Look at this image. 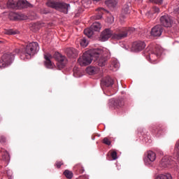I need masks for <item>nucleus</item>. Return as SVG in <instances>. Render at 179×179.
Here are the masks:
<instances>
[{
    "label": "nucleus",
    "mask_w": 179,
    "mask_h": 179,
    "mask_svg": "<svg viewBox=\"0 0 179 179\" xmlns=\"http://www.w3.org/2000/svg\"><path fill=\"white\" fill-rule=\"evenodd\" d=\"M108 154L113 160H116L117 159V153L115 150L109 151Z\"/></svg>",
    "instance_id": "26"
},
{
    "label": "nucleus",
    "mask_w": 179,
    "mask_h": 179,
    "mask_svg": "<svg viewBox=\"0 0 179 179\" xmlns=\"http://www.w3.org/2000/svg\"><path fill=\"white\" fill-rule=\"evenodd\" d=\"M44 57L45 59V65L48 69H52L53 67L52 63L50 61L52 56L50 54L45 55Z\"/></svg>",
    "instance_id": "18"
},
{
    "label": "nucleus",
    "mask_w": 179,
    "mask_h": 179,
    "mask_svg": "<svg viewBox=\"0 0 179 179\" xmlns=\"http://www.w3.org/2000/svg\"><path fill=\"white\" fill-rule=\"evenodd\" d=\"M149 50H150V47H149L148 49H146L147 51H148Z\"/></svg>",
    "instance_id": "40"
},
{
    "label": "nucleus",
    "mask_w": 179,
    "mask_h": 179,
    "mask_svg": "<svg viewBox=\"0 0 179 179\" xmlns=\"http://www.w3.org/2000/svg\"><path fill=\"white\" fill-rule=\"evenodd\" d=\"M175 152H176V157L179 160V139L177 141L175 145Z\"/></svg>",
    "instance_id": "30"
},
{
    "label": "nucleus",
    "mask_w": 179,
    "mask_h": 179,
    "mask_svg": "<svg viewBox=\"0 0 179 179\" xmlns=\"http://www.w3.org/2000/svg\"><path fill=\"white\" fill-rule=\"evenodd\" d=\"M39 50L38 44L36 42L30 43L27 45L26 47L22 49L16 48L15 50V53L22 52L27 59L34 55Z\"/></svg>",
    "instance_id": "3"
},
{
    "label": "nucleus",
    "mask_w": 179,
    "mask_h": 179,
    "mask_svg": "<svg viewBox=\"0 0 179 179\" xmlns=\"http://www.w3.org/2000/svg\"><path fill=\"white\" fill-rule=\"evenodd\" d=\"M155 179H173L171 173H161L155 177Z\"/></svg>",
    "instance_id": "20"
},
{
    "label": "nucleus",
    "mask_w": 179,
    "mask_h": 179,
    "mask_svg": "<svg viewBox=\"0 0 179 179\" xmlns=\"http://www.w3.org/2000/svg\"><path fill=\"white\" fill-rule=\"evenodd\" d=\"M73 71H74V76H75V77L78 78L77 73H78V71L77 70V68L75 67Z\"/></svg>",
    "instance_id": "35"
},
{
    "label": "nucleus",
    "mask_w": 179,
    "mask_h": 179,
    "mask_svg": "<svg viewBox=\"0 0 179 179\" xmlns=\"http://www.w3.org/2000/svg\"><path fill=\"white\" fill-rule=\"evenodd\" d=\"M94 31L92 29V27L88 29H84V34L87 36L88 38H90L94 34Z\"/></svg>",
    "instance_id": "23"
},
{
    "label": "nucleus",
    "mask_w": 179,
    "mask_h": 179,
    "mask_svg": "<svg viewBox=\"0 0 179 179\" xmlns=\"http://www.w3.org/2000/svg\"><path fill=\"white\" fill-rule=\"evenodd\" d=\"M164 28L162 25H156L152 28L150 31V36L153 37H159L162 34Z\"/></svg>",
    "instance_id": "13"
},
{
    "label": "nucleus",
    "mask_w": 179,
    "mask_h": 179,
    "mask_svg": "<svg viewBox=\"0 0 179 179\" xmlns=\"http://www.w3.org/2000/svg\"><path fill=\"white\" fill-rule=\"evenodd\" d=\"M92 140H94V138L92 137Z\"/></svg>",
    "instance_id": "42"
},
{
    "label": "nucleus",
    "mask_w": 179,
    "mask_h": 179,
    "mask_svg": "<svg viewBox=\"0 0 179 179\" xmlns=\"http://www.w3.org/2000/svg\"><path fill=\"white\" fill-rule=\"evenodd\" d=\"M0 141L2 143H5V138L3 136H0Z\"/></svg>",
    "instance_id": "36"
},
{
    "label": "nucleus",
    "mask_w": 179,
    "mask_h": 179,
    "mask_svg": "<svg viewBox=\"0 0 179 179\" xmlns=\"http://www.w3.org/2000/svg\"><path fill=\"white\" fill-rule=\"evenodd\" d=\"M150 1L159 5H161L163 3V0H150Z\"/></svg>",
    "instance_id": "33"
},
{
    "label": "nucleus",
    "mask_w": 179,
    "mask_h": 179,
    "mask_svg": "<svg viewBox=\"0 0 179 179\" xmlns=\"http://www.w3.org/2000/svg\"><path fill=\"white\" fill-rule=\"evenodd\" d=\"M152 132L157 136H161L164 132V128L160 126L152 127Z\"/></svg>",
    "instance_id": "17"
},
{
    "label": "nucleus",
    "mask_w": 179,
    "mask_h": 179,
    "mask_svg": "<svg viewBox=\"0 0 179 179\" xmlns=\"http://www.w3.org/2000/svg\"><path fill=\"white\" fill-rule=\"evenodd\" d=\"M87 72L90 73V75H94L96 71V68L95 67H88L87 68Z\"/></svg>",
    "instance_id": "28"
},
{
    "label": "nucleus",
    "mask_w": 179,
    "mask_h": 179,
    "mask_svg": "<svg viewBox=\"0 0 179 179\" xmlns=\"http://www.w3.org/2000/svg\"><path fill=\"white\" fill-rule=\"evenodd\" d=\"M131 3L125 4L122 8V13L124 14H129L131 13L130 10Z\"/></svg>",
    "instance_id": "24"
},
{
    "label": "nucleus",
    "mask_w": 179,
    "mask_h": 179,
    "mask_svg": "<svg viewBox=\"0 0 179 179\" xmlns=\"http://www.w3.org/2000/svg\"><path fill=\"white\" fill-rule=\"evenodd\" d=\"M48 13H49V11L46 10L45 9L41 10L42 14H48Z\"/></svg>",
    "instance_id": "37"
},
{
    "label": "nucleus",
    "mask_w": 179,
    "mask_h": 179,
    "mask_svg": "<svg viewBox=\"0 0 179 179\" xmlns=\"http://www.w3.org/2000/svg\"><path fill=\"white\" fill-rule=\"evenodd\" d=\"M101 28V25L99 22H95L92 24V26H91V29L94 30V31H99Z\"/></svg>",
    "instance_id": "22"
},
{
    "label": "nucleus",
    "mask_w": 179,
    "mask_h": 179,
    "mask_svg": "<svg viewBox=\"0 0 179 179\" xmlns=\"http://www.w3.org/2000/svg\"><path fill=\"white\" fill-rule=\"evenodd\" d=\"M92 60L96 61V64L101 67L107 64V58L103 56V50L99 48L85 52L78 59V63L80 66H87L92 63Z\"/></svg>",
    "instance_id": "1"
},
{
    "label": "nucleus",
    "mask_w": 179,
    "mask_h": 179,
    "mask_svg": "<svg viewBox=\"0 0 179 179\" xmlns=\"http://www.w3.org/2000/svg\"><path fill=\"white\" fill-rule=\"evenodd\" d=\"M161 26L166 28H170L173 27V19L172 17L169 16L168 14H164L160 17L159 19Z\"/></svg>",
    "instance_id": "7"
},
{
    "label": "nucleus",
    "mask_w": 179,
    "mask_h": 179,
    "mask_svg": "<svg viewBox=\"0 0 179 179\" xmlns=\"http://www.w3.org/2000/svg\"><path fill=\"white\" fill-rule=\"evenodd\" d=\"M73 169L78 174H82L85 171V169L80 163L76 164L74 166Z\"/></svg>",
    "instance_id": "19"
},
{
    "label": "nucleus",
    "mask_w": 179,
    "mask_h": 179,
    "mask_svg": "<svg viewBox=\"0 0 179 179\" xmlns=\"http://www.w3.org/2000/svg\"><path fill=\"white\" fill-rule=\"evenodd\" d=\"M145 165H150L156 160V153L152 150L147 152L146 155L143 158Z\"/></svg>",
    "instance_id": "11"
},
{
    "label": "nucleus",
    "mask_w": 179,
    "mask_h": 179,
    "mask_svg": "<svg viewBox=\"0 0 179 179\" xmlns=\"http://www.w3.org/2000/svg\"><path fill=\"white\" fill-rule=\"evenodd\" d=\"M101 0H94V1H100Z\"/></svg>",
    "instance_id": "41"
},
{
    "label": "nucleus",
    "mask_w": 179,
    "mask_h": 179,
    "mask_svg": "<svg viewBox=\"0 0 179 179\" xmlns=\"http://www.w3.org/2000/svg\"><path fill=\"white\" fill-rule=\"evenodd\" d=\"M55 58H56V60L57 61V68L59 70L64 68L67 63L66 57L65 56L62 55L59 53H57L55 55Z\"/></svg>",
    "instance_id": "10"
},
{
    "label": "nucleus",
    "mask_w": 179,
    "mask_h": 179,
    "mask_svg": "<svg viewBox=\"0 0 179 179\" xmlns=\"http://www.w3.org/2000/svg\"><path fill=\"white\" fill-rule=\"evenodd\" d=\"M146 46V44L144 41H135L134 43H132L131 45V51L134 52H140L145 49Z\"/></svg>",
    "instance_id": "12"
},
{
    "label": "nucleus",
    "mask_w": 179,
    "mask_h": 179,
    "mask_svg": "<svg viewBox=\"0 0 179 179\" xmlns=\"http://www.w3.org/2000/svg\"><path fill=\"white\" fill-rule=\"evenodd\" d=\"M113 66L115 67V68H117L119 64L118 63H115L114 64H113Z\"/></svg>",
    "instance_id": "38"
},
{
    "label": "nucleus",
    "mask_w": 179,
    "mask_h": 179,
    "mask_svg": "<svg viewBox=\"0 0 179 179\" xmlns=\"http://www.w3.org/2000/svg\"><path fill=\"white\" fill-rule=\"evenodd\" d=\"M62 165H63V163L62 162L59 161L56 162V166L58 169H59L62 166Z\"/></svg>",
    "instance_id": "34"
},
{
    "label": "nucleus",
    "mask_w": 179,
    "mask_h": 179,
    "mask_svg": "<svg viewBox=\"0 0 179 179\" xmlns=\"http://www.w3.org/2000/svg\"><path fill=\"white\" fill-rule=\"evenodd\" d=\"M160 13V9L156 6H153L150 11L146 13V16L150 17V15H152L155 13Z\"/></svg>",
    "instance_id": "21"
},
{
    "label": "nucleus",
    "mask_w": 179,
    "mask_h": 179,
    "mask_svg": "<svg viewBox=\"0 0 179 179\" xmlns=\"http://www.w3.org/2000/svg\"><path fill=\"white\" fill-rule=\"evenodd\" d=\"M4 34H7V35H15V34H19L20 32L17 30H14V29H6L4 31Z\"/></svg>",
    "instance_id": "25"
},
{
    "label": "nucleus",
    "mask_w": 179,
    "mask_h": 179,
    "mask_svg": "<svg viewBox=\"0 0 179 179\" xmlns=\"http://www.w3.org/2000/svg\"><path fill=\"white\" fill-rule=\"evenodd\" d=\"M103 143L106 145H110L111 142L107 137H105L103 139Z\"/></svg>",
    "instance_id": "32"
},
{
    "label": "nucleus",
    "mask_w": 179,
    "mask_h": 179,
    "mask_svg": "<svg viewBox=\"0 0 179 179\" xmlns=\"http://www.w3.org/2000/svg\"><path fill=\"white\" fill-rule=\"evenodd\" d=\"M173 164H174V160L169 155L164 156L159 162V166L164 169L169 168Z\"/></svg>",
    "instance_id": "8"
},
{
    "label": "nucleus",
    "mask_w": 179,
    "mask_h": 179,
    "mask_svg": "<svg viewBox=\"0 0 179 179\" xmlns=\"http://www.w3.org/2000/svg\"><path fill=\"white\" fill-rule=\"evenodd\" d=\"M135 28L133 27H122L118 28L116 29L115 33L113 34V31L110 29H106L101 34V37L99 40L102 42L106 41L112 36V38L114 40H121L128 36V35L131 34L135 31Z\"/></svg>",
    "instance_id": "2"
},
{
    "label": "nucleus",
    "mask_w": 179,
    "mask_h": 179,
    "mask_svg": "<svg viewBox=\"0 0 179 179\" xmlns=\"http://www.w3.org/2000/svg\"><path fill=\"white\" fill-rule=\"evenodd\" d=\"M162 52L163 49L162 47L159 45H155L154 48H151L148 55H147V58H149L151 62H155L161 57Z\"/></svg>",
    "instance_id": "4"
},
{
    "label": "nucleus",
    "mask_w": 179,
    "mask_h": 179,
    "mask_svg": "<svg viewBox=\"0 0 179 179\" xmlns=\"http://www.w3.org/2000/svg\"><path fill=\"white\" fill-rule=\"evenodd\" d=\"M46 5L52 8H55L57 10L64 13L65 14L68 13L69 4H66L65 3L57 2L55 1H48Z\"/></svg>",
    "instance_id": "5"
},
{
    "label": "nucleus",
    "mask_w": 179,
    "mask_h": 179,
    "mask_svg": "<svg viewBox=\"0 0 179 179\" xmlns=\"http://www.w3.org/2000/svg\"><path fill=\"white\" fill-rule=\"evenodd\" d=\"M98 15H96V20H100L102 18V15L103 14L104 9L103 8H98Z\"/></svg>",
    "instance_id": "29"
},
{
    "label": "nucleus",
    "mask_w": 179,
    "mask_h": 179,
    "mask_svg": "<svg viewBox=\"0 0 179 179\" xmlns=\"http://www.w3.org/2000/svg\"><path fill=\"white\" fill-rule=\"evenodd\" d=\"M113 80L109 76H107L101 80V86L102 87H110V86H113Z\"/></svg>",
    "instance_id": "15"
},
{
    "label": "nucleus",
    "mask_w": 179,
    "mask_h": 179,
    "mask_svg": "<svg viewBox=\"0 0 179 179\" xmlns=\"http://www.w3.org/2000/svg\"><path fill=\"white\" fill-rule=\"evenodd\" d=\"M29 3L26 1H19L17 3L14 1H8L7 2V7L8 8H15L16 7H29Z\"/></svg>",
    "instance_id": "9"
},
{
    "label": "nucleus",
    "mask_w": 179,
    "mask_h": 179,
    "mask_svg": "<svg viewBox=\"0 0 179 179\" xmlns=\"http://www.w3.org/2000/svg\"><path fill=\"white\" fill-rule=\"evenodd\" d=\"M64 175L68 178V179H71L73 176V172H71V171H68V169H66V171H65L64 172Z\"/></svg>",
    "instance_id": "27"
},
{
    "label": "nucleus",
    "mask_w": 179,
    "mask_h": 179,
    "mask_svg": "<svg viewBox=\"0 0 179 179\" xmlns=\"http://www.w3.org/2000/svg\"><path fill=\"white\" fill-rule=\"evenodd\" d=\"M13 59H14L13 54L10 52L4 54L0 58V69L8 67V66H9L12 63Z\"/></svg>",
    "instance_id": "6"
},
{
    "label": "nucleus",
    "mask_w": 179,
    "mask_h": 179,
    "mask_svg": "<svg viewBox=\"0 0 179 179\" xmlns=\"http://www.w3.org/2000/svg\"><path fill=\"white\" fill-rule=\"evenodd\" d=\"M112 105L115 108H120L124 106V102L123 99H110L109 106H111Z\"/></svg>",
    "instance_id": "14"
},
{
    "label": "nucleus",
    "mask_w": 179,
    "mask_h": 179,
    "mask_svg": "<svg viewBox=\"0 0 179 179\" xmlns=\"http://www.w3.org/2000/svg\"><path fill=\"white\" fill-rule=\"evenodd\" d=\"M66 52L69 57H76L78 55V51L73 48H67Z\"/></svg>",
    "instance_id": "16"
},
{
    "label": "nucleus",
    "mask_w": 179,
    "mask_h": 179,
    "mask_svg": "<svg viewBox=\"0 0 179 179\" xmlns=\"http://www.w3.org/2000/svg\"><path fill=\"white\" fill-rule=\"evenodd\" d=\"M80 45L83 47H87L88 45V41L86 40V38H83V39H81V41H80Z\"/></svg>",
    "instance_id": "31"
},
{
    "label": "nucleus",
    "mask_w": 179,
    "mask_h": 179,
    "mask_svg": "<svg viewBox=\"0 0 179 179\" xmlns=\"http://www.w3.org/2000/svg\"><path fill=\"white\" fill-rule=\"evenodd\" d=\"M178 13H179V8H178Z\"/></svg>",
    "instance_id": "43"
},
{
    "label": "nucleus",
    "mask_w": 179,
    "mask_h": 179,
    "mask_svg": "<svg viewBox=\"0 0 179 179\" xmlns=\"http://www.w3.org/2000/svg\"><path fill=\"white\" fill-rule=\"evenodd\" d=\"M107 3H109V4H113V3H115V1H108Z\"/></svg>",
    "instance_id": "39"
}]
</instances>
